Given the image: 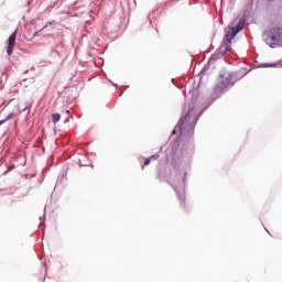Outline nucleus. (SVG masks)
<instances>
[{"instance_id":"20e7f679","label":"nucleus","mask_w":282,"mask_h":282,"mask_svg":"<svg viewBox=\"0 0 282 282\" xmlns=\"http://www.w3.org/2000/svg\"><path fill=\"white\" fill-rule=\"evenodd\" d=\"M228 87V79L220 78L215 87V91H224Z\"/></svg>"},{"instance_id":"f257e3e1","label":"nucleus","mask_w":282,"mask_h":282,"mask_svg":"<svg viewBox=\"0 0 282 282\" xmlns=\"http://www.w3.org/2000/svg\"><path fill=\"white\" fill-rule=\"evenodd\" d=\"M264 41L268 45H282V28L274 26L265 31Z\"/></svg>"},{"instance_id":"0eeeda50","label":"nucleus","mask_w":282,"mask_h":282,"mask_svg":"<svg viewBox=\"0 0 282 282\" xmlns=\"http://www.w3.org/2000/svg\"><path fill=\"white\" fill-rule=\"evenodd\" d=\"M151 160H158V156L152 155L151 158L145 159L144 166H149V164H151Z\"/></svg>"},{"instance_id":"f03ea898","label":"nucleus","mask_w":282,"mask_h":282,"mask_svg":"<svg viewBox=\"0 0 282 282\" xmlns=\"http://www.w3.org/2000/svg\"><path fill=\"white\" fill-rule=\"evenodd\" d=\"M241 30H243V23H241V22L237 25V28L229 29V31L226 35L228 44H226V46H225V52H230V43H232L234 37L237 36V33L241 32Z\"/></svg>"},{"instance_id":"39448f33","label":"nucleus","mask_w":282,"mask_h":282,"mask_svg":"<svg viewBox=\"0 0 282 282\" xmlns=\"http://www.w3.org/2000/svg\"><path fill=\"white\" fill-rule=\"evenodd\" d=\"M13 118H17V113L14 112L9 113L6 119L0 121V126L4 124V122H8V120H12Z\"/></svg>"},{"instance_id":"423d86ee","label":"nucleus","mask_w":282,"mask_h":282,"mask_svg":"<svg viewBox=\"0 0 282 282\" xmlns=\"http://www.w3.org/2000/svg\"><path fill=\"white\" fill-rule=\"evenodd\" d=\"M52 118H53V123L56 124V122L61 120V113H53Z\"/></svg>"},{"instance_id":"9d476101","label":"nucleus","mask_w":282,"mask_h":282,"mask_svg":"<svg viewBox=\"0 0 282 282\" xmlns=\"http://www.w3.org/2000/svg\"><path fill=\"white\" fill-rule=\"evenodd\" d=\"M66 113H69V110H66Z\"/></svg>"},{"instance_id":"1a4fd4ad","label":"nucleus","mask_w":282,"mask_h":282,"mask_svg":"<svg viewBox=\"0 0 282 282\" xmlns=\"http://www.w3.org/2000/svg\"><path fill=\"white\" fill-rule=\"evenodd\" d=\"M41 31H36L34 34H33V39H36V36H39Z\"/></svg>"},{"instance_id":"7ed1b4c3","label":"nucleus","mask_w":282,"mask_h":282,"mask_svg":"<svg viewBox=\"0 0 282 282\" xmlns=\"http://www.w3.org/2000/svg\"><path fill=\"white\" fill-rule=\"evenodd\" d=\"M17 34H19V32L15 30L10 36H9V41H8V46H7V54L8 56H12L13 52H14V47L17 45Z\"/></svg>"},{"instance_id":"6e6552de","label":"nucleus","mask_w":282,"mask_h":282,"mask_svg":"<svg viewBox=\"0 0 282 282\" xmlns=\"http://www.w3.org/2000/svg\"><path fill=\"white\" fill-rule=\"evenodd\" d=\"M189 116L186 115L185 117H183L181 120H180V129H182V127H184V122H186V120H188Z\"/></svg>"}]
</instances>
